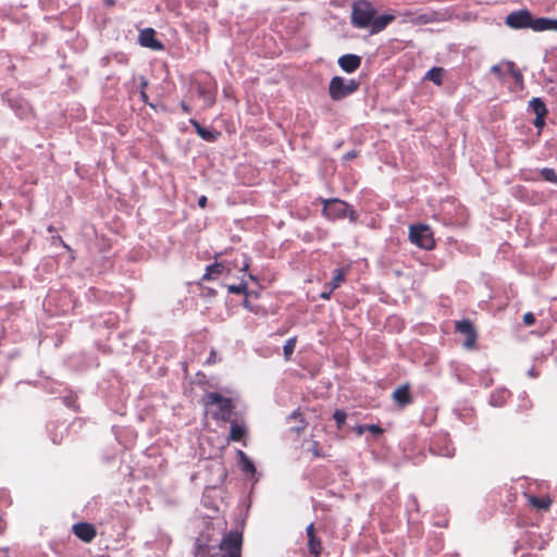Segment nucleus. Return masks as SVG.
Returning <instances> with one entry per match:
<instances>
[{"mask_svg": "<svg viewBox=\"0 0 557 557\" xmlns=\"http://www.w3.org/2000/svg\"><path fill=\"white\" fill-rule=\"evenodd\" d=\"M203 404L207 408H210L212 419L224 422L231 421L234 409L231 398L224 397L216 392H210L206 394Z\"/></svg>", "mask_w": 557, "mask_h": 557, "instance_id": "obj_1", "label": "nucleus"}, {"mask_svg": "<svg viewBox=\"0 0 557 557\" xmlns=\"http://www.w3.org/2000/svg\"><path fill=\"white\" fill-rule=\"evenodd\" d=\"M358 88L359 83L356 79L334 76L329 85V94L333 100L338 101L354 94Z\"/></svg>", "mask_w": 557, "mask_h": 557, "instance_id": "obj_2", "label": "nucleus"}, {"mask_svg": "<svg viewBox=\"0 0 557 557\" xmlns=\"http://www.w3.org/2000/svg\"><path fill=\"white\" fill-rule=\"evenodd\" d=\"M375 15V10L368 1H357L352 5L351 23L357 28H367Z\"/></svg>", "mask_w": 557, "mask_h": 557, "instance_id": "obj_3", "label": "nucleus"}, {"mask_svg": "<svg viewBox=\"0 0 557 557\" xmlns=\"http://www.w3.org/2000/svg\"><path fill=\"white\" fill-rule=\"evenodd\" d=\"M323 214L331 220H339L346 216H348L351 222L357 220L349 205L339 199L324 200Z\"/></svg>", "mask_w": 557, "mask_h": 557, "instance_id": "obj_4", "label": "nucleus"}, {"mask_svg": "<svg viewBox=\"0 0 557 557\" xmlns=\"http://www.w3.org/2000/svg\"><path fill=\"white\" fill-rule=\"evenodd\" d=\"M537 17L534 18L530 11L522 9L513 11L506 16L505 24L512 29L531 28L534 32H539L535 27Z\"/></svg>", "mask_w": 557, "mask_h": 557, "instance_id": "obj_5", "label": "nucleus"}, {"mask_svg": "<svg viewBox=\"0 0 557 557\" xmlns=\"http://www.w3.org/2000/svg\"><path fill=\"white\" fill-rule=\"evenodd\" d=\"M409 237L411 242L420 248L430 250L435 246L433 233L428 225L420 224L411 226Z\"/></svg>", "mask_w": 557, "mask_h": 557, "instance_id": "obj_6", "label": "nucleus"}, {"mask_svg": "<svg viewBox=\"0 0 557 557\" xmlns=\"http://www.w3.org/2000/svg\"><path fill=\"white\" fill-rule=\"evenodd\" d=\"M242 544V533L230 531L220 543V549L224 553V557H240Z\"/></svg>", "mask_w": 557, "mask_h": 557, "instance_id": "obj_7", "label": "nucleus"}, {"mask_svg": "<svg viewBox=\"0 0 557 557\" xmlns=\"http://www.w3.org/2000/svg\"><path fill=\"white\" fill-rule=\"evenodd\" d=\"M491 72L499 79L505 81L507 76H511L515 82L522 86L523 76L511 61H502L491 67Z\"/></svg>", "mask_w": 557, "mask_h": 557, "instance_id": "obj_8", "label": "nucleus"}, {"mask_svg": "<svg viewBox=\"0 0 557 557\" xmlns=\"http://www.w3.org/2000/svg\"><path fill=\"white\" fill-rule=\"evenodd\" d=\"M307 546L311 556L321 557L323 552V544L321 537L317 535L314 523H310L306 529Z\"/></svg>", "mask_w": 557, "mask_h": 557, "instance_id": "obj_9", "label": "nucleus"}, {"mask_svg": "<svg viewBox=\"0 0 557 557\" xmlns=\"http://www.w3.org/2000/svg\"><path fill=\"white\" fill-rule=\"evenodd\" d=\"M73 534L84 543H90L97 536V530L89 522H78L72 527Z\"/></svg>", "mask_w": 557, "mask_h": 557, "instance_id": "obj_10", "label": "nucleus"}, {"mask_svg": "<svg viewBox=\"0 0 557 557\" xmlns=\"http://www.w3.org/2000/svg\"><path fill=\"white\" fill-rule=\"evenodd\" d=\"M456 330L465 336L462 345L465 348H471L475 344V332L471 322L463 320L456 323Z\"/></svg>", "mask_w": 557, "mask_h": 557, "instance_id": "obj_11", "label": "nucleus"}, {"mask_svg": "<svg viewBox=\"0 0 557 557\" xmlns=\"http://www.w3.org/2000/svg\"><path fill=\"white\" fill-rule=\"evenodd\" d=\"M233 267H235V264H231L230 262H216L214 264L208 265L206 269V273L202 276V280L209 281L224 273L230 274L232 272Z\"/></svg>", "mask_w": 557, "mask_h": 557, "instance_id": "obj_12", "label": "nucleus"}, {"mask_svg": "<svg viewBox=\"0 0 557 557\" xmlns=\"http://www.w3.org/2000/svg\"><path fill=\"white\" fill-rule=\"evenodd\" d=\"M392 398H393L394 403L399 408H405L406 406L410 405L412 403V396H411V393H410V385L409 384H404V385L397 387L393 392Z\"/></svg>", "mask_w": 557, "mask_h": 557, "instance_id": "obj_13", "label": "nucleus"}, {"mask_svg": "<svg viewBox=\"0 0 557 557\" xmlns=\"http://www.w3.org/2000/svg\"><path fill=\"white\" fill-rule=\"evenodd\" d=\"M138 40L143 47L150 48L152 50L163 49V45L156 38V33L152 28L141 30Z\"/></svg>", "mask_w": 557, "mask_h": 557, "instance_id": "obj_14", "label": "nucleus"}, {"mask_svg": "<svg viewBox=\"0 0 557 557\" xmlns=\"http://www.w3.org/2000/svg\"><path fill=\"white\" fill-rule=\"evenodd\" d=\"M524 497L527 498L529 505L539 511H548L553 504V498L548 495L534 496L532 494L525 493Z\"/></svg>", "mask_w": 557, "mask_h": 557, "instance_id": "obj_15", "label": "nucleus"}, {"mask_svg": "<svg viewBox=\"0 0 557 557\" xmlns=\"http://www.w3.org/2000/svg\"><path fill=\"white\" fill-rule=\"evenodd\" d=\"M361 64V58L356 54H344L338 59V65L346 73L355 72Z\"/></svg>", "mask_w": 557, "mask_h": 557, "instance_id": "obj_16", "label": "nucleus"}, {"mask_svg": "<svg viewBox=\"0 0 557 557\" xmlns=\"http://www.w3.org/2000/svg\"><path fill=\"white\" fill-rule=\"evenodd\" d=\"M445 20H446L445 14L437 13V12H429V13L418 14V15L413 16L411 22L414 24H418V25H424V24L434 23V22H442Z\"/></svg>", "mask_w": 557, "mask_h": 557, "instance_id": "obj_17", "label": "nucleus"}, {"mask_svg": "<svg viewBox=\"0 0 557 557\" xmlns=\"http://www.w3.org/2000/svg\"><path fill=\"white\" fill-rule=\"evenodd\" d=\"M231 431L227 437L228 442H240L247 434L245 424H240L235 420H231Z\"/></svg>", "mask_w": 557, "mask_h": 557, "instance_id": "obj_18", "label": "nucleus"}, {"mask_svg": "<svg viewBox=\"0 0 557 557\" xmlns=\"http://www.w3.org/2000/svg\"><path fill=\"white\" fill-rule=\"evenodd\" d=\"M394 20L393 15L383 14L377 17H373L371 22V33L375 34L383 30L392 21Z\"/></svg>", "mask_w": 557, "mask_h": 557, "instance_id": "obj_19", "label": "nucleus"}, {"mask_svg": "<svg viewBox=\"0 0 557 557\" xmlns=\"http://www.w3.org/2000/svg\"><path fill=\"white\" fill-rule=\"evenodd\" d=\"M535 27L539 32L544 30H556L557 32V18L537 17Z\"/></svg>", "mask_w": 557, "mask_h": 557, "instance_id": "obj_20", "label": "nucleus"}, {"mask_svg": "<svg viewBox=\"0 0 557 557\" xmlns=\"http://www.w3.org/2000/svg\"><path fill=\"white\" fill-rule=\"evenodd\" d=\"M237 455L240 460L242 470L246 473L253 474L256 472V467L253 462L247 457V455L243 450H238Z\"/></svg>", "mask_w": 557, "mask_h": 557, "instance_id": "obj_21", "label": "nucleus"}, {"mask_svg": "<svg viewBox=\"0 0 557 557\" xmlns=\"http://www.w3.org/2000/svg\"><path fill=\"white\" fill-rule=\"evenodd\" d=\"M529 107L532 110V112L535 114V116L547 114L546 106L540 98H533L529 102Z\"/></svg>", "mask_w": 557, "mask_h": 557, "instance_id": "obj_22", "label": "nucleus"}, {"mask_svg": "<svg viewBox=\"0 0 557 557\" xmlns=\"http://www.w3.org/2000/svg\"><path fill=\"white\" fill-rule=\"evenodd\" d=\"M347 274V269H336L334 271V276L332 281L330 282L329 286L332 289H336L341 286V284L345 281V276Z\"/></svg>", "mask_w": 557, "mask_h": 557, "instance_id": "obj_23", "label": "nucleus"}, {"mask_svg": "<svg viewBox=\"0 0 557 557\" xmlns=\"http://www.w3.org/2000/svg\"><path fill=\"white\" fill-rule=\"evenodd\" d=\"M425 78L433 82L436 85L442 84V69L440 67H433L430 71H428Z\"/></svg>", "mask_w": 557, "mask_h": 557, "instance_id": "obj_24", "label": "nucleus"}, {"mask_svg": "<svg viewBox=\"0 0 557 557\" xmlns=\"http://www.w3.org/2000/svg\"><path fill=\"white\" fill-rule=\"evenodd\" d=\"M308 451H310L314 458H324L325 457V455L321 450L320 443L318 441L310 442Z\"/></svg>", "mask_w": 557, "mask_h": 557, "instance_id": "obj_25", "label": "nucleus"}, {"mask_svg": "<svg viewBox=\"0 0 557 557\" xmlns=\"http://www.w3.org/2000/svg\"><path fill=\"white\" fill-rule=\"evenodd\" d=\"M333 418L336 422V428L338 430L342 429V426L344 425L345 421H346V418H347V414L344 410L342 409H336L334 414H333Z\"/></svg>", "mask_w": 557, "mask_h": 557, "instance_id": "obj_26", "label": "nucleus"}, {"mask_svg": "<svg viewBox=\"0 0 557 557\" xmlns=\"http://www.w3.org/2000/svg\"><path fill=\"white\" fill-rule=\"evenodd\" d=\"M541 174L547 182L557 184V175L553 169L544 168L541 170Z\"/></svg>", "mask_w": 557, "mask_h": 557, "instance_id": "obj_27", "label": "nucleus"}, {"mask_svg": "<svg viewBox=\"0 0 557 557\" xmlns=\"http://www.w3.org/2000/svg\"><path fill=\"white\" fill-rule=\"evenodd\" d=\"M227 290L231 294H235V295L244 294L247 290V283L246 282H242V283H239L237 285H228L227 286Z\"/></svg>", "mask_w": 557, "mask_h": 557, "instance_id": "obj_28", "label": "nucleus"}, {"mask_svg": "<svg viewBox=\"0 0 557 557\" xmlns=\"http://www.w3.org/2000/svg\"><path fill=\"white\" fill-rule=\"evenodd\" d=\"M364 429L375 436H380L384 433V430L377 424H364Z\"/></svg>", "mask_w": 557, "mask_h": 557, "instance_id": "obj_29", "label": "nucleus"}, {"mask_svg": "<svg viewBox=\"0 0 557 557\" xmlns=\"http://www.w3.org/2000/svg\"><path fill=\"white\" fill-rule=\"evenodd\" d=\"M523 323L527 326H531L535 323V317L532 312H527L523 315Z\"/></svg>", "mask_w": 557, "mask_h": 557, "instance_id": "obj_30", "label": "nucleus"}, {"mask_svg": "<svg viewBox=\"0 0 557 557\" xmlns=\"http://www.w3.org/2000/svg\"><path fill=\"white\" fill-rule=\"evenodd\" d=\"M545 116L546 115L535 116L534 125H535L536 128L541 129L544 126V124H545Z\"/></svg>", "mask_w": 557, "mask_h": 557, "instance_id": "obj_31", "label": "nucleus"}, {"mask_svg": "<svg viewBox=\"0 0 557 557\" xmlns=\"http://www.w3.org/2000/svg\"><path fill=\"white\" fill-rule=\"evenodd\" d=\"M66 406L71 407L73 410H77L78 406L76 404V400L73 397H66L64 399Z\"/></svg>", "mask_w": 557, "mask_h": 557, "instance_id": "obj_32", "label": "nucleus"}, {"mask_svg": "<svg viewBox=\"0 0 557 557\" xmlns=\"http://www.w3.org/2000/svg\"><path fill=\"white\" fill-rule=\"evenodd\" d=\"M201 138L203 139H207V140H210L212 139V135L209 131L205 129V128H201V131L199 132L198 134Z\"/></svg>", "mask_w": 557, "mask_h": 557, "instance_id": "obj_33", "label": "nucleus"}, {"mask_svg": "<svg viewBox=\"0 0 557 557\" xmlns=\"http://www.w3.org/2000/svg\"><path fill=\"white\" fill-rule=\"evenodd\" d=\"M333 290H334V289H332V288L329 286V289L323 290V292L321 293V298L326 299V300H327V299H330L331 294L333 293Z\"/></svg>", "mask_w": 557, "mask_h": 557, "instance_id": "obj_34", "label": "nucleus"}, {"mask_svg": "<svg viewBox=\"0 0 557 557\" xmlns=\"http://www.w3.org/2000/svg\"><path fill=\"white\" fill-rule=\"evenodd\" d=\"M354 430H355V432H356V434H357L358 436H361V435L367 431V430L364 429V424H362V425H357V426H355V428H354Z\"/></svg>", "mask_w": 557, "mask_h": 557, "instance_id": "obj_35", "label": "nucleus"}, {"mask_svg": "<svg viewBox=\"0 0 557 557\" xmlns=\"http://www.w3.org/2000/svg\"><path fill=\"white\" fill-rule=\"evenodd\" d=\"M206 554H207L206 548L198 545L196 556L197 557H206Z\"/></svg>", "mask_w": 557, "mask_h": 557, "instance_id": "obj_36", "label": "nucleus"}, {"mask_svg": "<svg viewBox=\"0 0 557 557\" xmlns=\"http://www.w3.org/2000/svg\"><path fill=\"white\" fill-rule=\"evenodd\" d=\"M205 101L208 106H211L213 103L214 99L211 94H205Z\"/></svg>", "mask_w": 557, "mask_h": 557, "instance_id": "obj_37", "label": "nucleus"}, {"mask_svg": "<svg viewBox=\"0 0 557 557\" xmlns=\"http://www.w3.org/2000/svg\"><path fill=\"white\" fill-rule=\"evenodd\" d=\"M295 346V338H289L283 346V348H294Z\"/></svg>", "mask_w": 557, "mask_h": 557, "instance_id": "obj_38", "label": "nucleus"}, {"mask_svg": "<svg viewBox=\"0 0 557 557\" xmlns=\"http://www.w3.org/2000/svg\"><path fill=\"white\" fill-rule=\"evenodd\" d=\"M198 205L200 208H205L206 205H207V197L206 196H201L199 199H198Z\"/></svg>", "mask_w": 557, "mask_h": 557, "instance_id": "obj_39", "label": "nucleus"}, {"mask_svg": "<svg viewBox=\"0 0 557 557\" xmlns=\"http://www.w3.org/2000/svg\"><path fill=\"white\" fill-rule=\"evenodd\" d=\"M0 557H9V547L0 548Z\"/></svg>", "mask_w": 557, "mask_h": 557, "instance_id": "obj_40", "label": "nucleus"}, {"mask_svg": "<svg viewBox=\"0 0 557 557\" xmlns=\"http://www.w3.org/2000/svg\"><path fill=\"white\" fill-rule=\"evenodd\" d=\"M5 531V522L3 521V519L0 517V535L3 534Z\"/></svg>", "mask_w": 557, "mask_h": 557, "instance_id": "obj_41", "label": "nucleus"}, {"mask_svg": "<svg viewBox=\"0 0 557 557\" xmlns=\"http://www.w3.org/2000/svg\"><path fill=\"white\" fill-rule=\"evenodd\" d=\"M190 122H191V124L195 126V128H196V131H197V134H199V132L201 131V128H202V127H201V126L199 125V123H198L197 121H195V120H191Z\"/></svg>", "mask_w": 557, "mask_h": 557, "instance_id": "obj_42", "label": "nucleus"}, {"mask_svg": "<svg viewBox=\"0 0 557 557\" xmlns=\"http://www.w3.org/2000/svg\"><path fill=\"white\" fill-rule=\"evenodd\" d=\"M455 454V448H446V453L444 454L446 457H453Z\"/></svg>", "mask_w": 557, "mask_h": 557, "instance_id": "obj_43", "label": "nucleus"}, {"mask_svg": "<svg viewBox=\"0 0 557 557\" xmlns=\"http://www.w3.org/2000/svg\"><path fill=\"white\" fill-rule=\"evenodd\" d=\"M248 267H249L248 260L245 258L240 271L246 272L248 270Z\"/></svg>", "mask_w": 557, "mask_h": 557, "instance_id": "obj_44", "label": "nucleus"}, {"mask_svg": "<svg viewBox=\"0 0 557 557\" xmlns=\"http://www.w3.org/2000/svg\"><path fill=\"white\" fill-rule=\"evenodd\" d=\"M294 350H284L285 360H289Z\"/></svg>", "mask_w": 557, "mask_h": 557, "instance_id": "obj_45", "label": "nucleus"}, {"mask_svg": "<svg viewBox=\"0 0 557 557\" xmlns=\"http://www.w3.org/2000/svg\"><path fill=\"white\" fill-rule=\"evenodd\" d=\"M355 156H356V154H355V152H348V153L345 156V159H347V160H348V159H352V158H355Z\"/></svg>", "mask_w": 557, "mask_h": 557, "instance_id": "obj_46", "label": "nucleus"}, {"mask_svg": "<svg viewBox=\"0 0 557 557\" xmlns=\"http://www.w3.org/2000/svg\"><path fill=\"white\" fill-rule=\"evenodd\" d=\"M182 109H183L185 112H188V111H189L188 107H187L184 102H182Z\"/></svg>", "mask_w": 557, "mask_h": 557, "instance_id": "obj_47", "label": "nucleus"}, {"mask_svg": "<svg viewBox=\"0 0 557 557\" xmlns=\"http://www.w3.org/2000/svg\"><path fill=\"white\" fill-rule=\"evenodd\" d=\"M141 98H143L144 100H146V99H147V96H146V94H145L144 91L141 92Z\"/></svg>", "mask_w": 557, "mask_h": 557, "instance_id": "obj_48", "label": "nucleus"}, {"mask_svg": "<svg viewBox=\"0 0 557 557\" xmlns=\"http://www.w3.org/2000/svg\"><path fill=\"white\" fill-rule=\"evenodd\" d=\"M522 557H536V556L532 555V554H528V555H523Z\"/></svg>", "mask_w": 557, "mask_h": 557, "instance_id": "obj_49", "label": "nucleus"}]
</instances>
